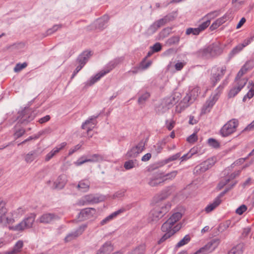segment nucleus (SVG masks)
<instances>
[{
  "mask_svg": "<svg viewBox=\"0 0 254 254\" xmlns=\"http://www.w3.org/2000/svg\"><path fill=\"white\" fill-rule=\"evenodd\" d=\"M181 152H178L175 154H174L168 158L165 159L164 160L163 162L164 164H168L170 162L174 161L178 159H179L181 157Z\"/></svg>",
  "mask_w": 254,
  "mask_h": 254,
  "instance_id": "nucleus-39",
  "label": "nucleus"
},
{
  "mask_svg": "<svg viewBox=\"0 0 254 254\" xmlns=\"http://www.w3.org/2000/svg\"><path fill=\"white\" fill-rule=\"evenodd\" d=\"M137 163L136 159L129 160L125 162L124 167L126 170H129L135 167Z\"/></svg>",
  "mask_w": 254,
  "mask_h": 254,
  "instance_id": "nucleus-36",
  "label": "nucleus"
},
{
  "mask_svg": "<svg viewBox=\"0 0 254 254\" xmlns=\"http://www.w3.org/2000/svg\"><path fill=\"white\" fill-rule=\"evenodd\" d=\"M190 241V237L189 235H186L178 244L176 248H180L187 244Z\"/></svg>",
  "mask_w": 254,
  "mask_h": 254,
  "instance_id": "nucleus-43",
  "label": "nucleus"
},
{
  "mask_svg": "<svg viewBox=\"0 0 254 254\" xmlns=\"http://www.w3.org/2000/svg\"><path fill=\"white\" fill-rule=\"evenodd\" d=\"M200 31L197 28H189L187 29L186 34L187 35L192 34L194 35H198L200 33Z\"/></svg>",
  "mask_w": 254,
  "mask_h": 254,
  "instance_id": "nucleus-49",
  "label": "nucleus"
},
{
  "mask_svg": "<svg viewBox=\"0 0 254 254\" xmlns=\"http://www.w3.org/2000/svg\"><path fill=\"white\" fill-rule=\"evenodd\" d=\"M226 71V67H221L215 66L212 68L210 80L212 87H214L218 82L223 77Z\"/></svg>",
  "mask_w": 254,
  "mask_h": 254,
  "instance_id": "nucleus-4",
  "label": "nucleus"
},
{
  "mask_svg": "<svg viewBox=\"0 0 254 254\" xmlns=\"http://www.w3.org/2000/svg\"><path fill=\"white\" fill-rule=\"evenodd\" d=\"M7 212L5 208V203L2 199H0V223H9V220L6 216Z\"/></svg>",
  "mask_w": 254,
  "mask_h": 254,
  "instance_id": "nucleus-16",
  "label": "nucleus"
},
{
  "mask_svg": "<svg viewBox=\"0 0 254 254\" xmlns=\"http://www.w3.org/2000/svg\"><path fill=\"white\" fill-rule=\"evenodd\" d=\"M84 196V199L86 200L88 204L97 203L103 201L104 199V197L103 196H96L92 194L85 195Z\"/></svg>",
  "mask_w": 254,
  "mask_h": 254,
  "instance_id": "nucleus-24",
  "label": "nucleus"
},
{
  "mask_svg": "<svg viewBox=\"0 0 254 254\" xmlns=\"http://www.w3.org/2000/svg\"><path fill=\"white\" fill-rule=\"evenodd\" d=\"M66 183V179L65 175L60 176L55 182L56 188L59 189H62Z\"/></svg>",
  "mask_w": 254,
  "mask_h": 254,
  "instance_id": "nucleus-31",
  "label": "nucleus"
},
{
  "mask_svg": "<svg viewBox=\"0 0 254 254\" xmlns=\"http://www.w3.org/2000/svg\"><path fill=\"white\" fill-rule=\"evenodd\" d=\"M172 32V28L170 27H166L161 30L159 33V40L163 39L168 37Z\"/></svg>",
  "mask_w": 254,
  "mask_h": 254,
  "instance_id": "nucleus-34",
  "label": "nucleus"
},
{
  "mask_svg": "<svg viewBox=\"0 0 254 254\" xmlns=\"http://www.w3.org/2000/svg\"><path fill=\"white\" fill-rule=\"evenodd\" d=\"M125 192H126V190H120L119 191H117V192H116L114 193V194L113 195V197L114 198L122 197L124 196Z\"/></svg>",
  "mask_w": 254,
  "mask_h": 254,
  "instance_id": "nucleus-63",
  "label": "nucleus"
},
{
  "mask_svg": "<svg viewBox=\"0 0 254 254\" xmlns=\"http://www.w3.org/2000/svg\"><path fill=\"white\" fill-rule=\"evenodd\" d=\"M90 186V183L88 180H82L80 181L77 185V189L82 192H87Z\"/></svg>",
  "mask_w": 254,
  "mask_h": 254,
  "instance_id": "nucleus-28",
  "label": "nucleus"
},
{
  "mask_svg": "<svg viewBox=\"0 0 254 254\" xmlns=\"http://www.w3.org/2000/svg\"><path fill=\"white\" fill-rule=\"evenodd\" d=\"M88 158H85V157L83 156L82 157H81L80 158H79L75 162V164L78 166H80L81 165H82L83 164L85 163H86V162H88Z\"/></svg>",
  "mask_w": 254,
  "mask_h": 254,
  "instance_id": "nucleus-57",
  "label": "nucleus"
},
{
  "mask_svg": "<svg viewBox=\"0 0 254 254\" xmlns=\"http://www.w3.org/2000/svg\"><path fill=\"white\" fill-rule=\"evenodd\" d=\"M36 216V214L34 213L30 214L21 222L13 226V230L20 231L26 229L31 228L35 221Z\"/></svg>",
  "mask_w": 254,
  "mask_h": 254,
  "instance_id": "nucleus-5",
  "label": "nucleus"
},
{
  "mask_svg": "<svg viewBox=\"0 0 254 254\" xmlns=\"http://www.w3.org/2000/svg\"><path fill=\"white\" fill-rule=\"evenodd\" d=\"M145 141L141 140L137 145L131 148L126 154V158H135L145 149Z\"/></svg>",
  "mask_w": 254,
  "mask_h": 254,
  "instance_id": "nucleus-6",
  "label": "nucleus"
},
{
  "mask_svg": "<svg viewBox=\"0 0 254 254\" xmlns=\"http://www.w3.org/2000/svg\"><path fill=\"white\" fill-rule=\"evenodd\" d=\"M163 100H162L161 104L156 108V111L159 114H163L170 109Z\"/></svg>",
  "mask_w": 254,
  "mask_h": 254,
  "instance_id": "nucleus-32",
  "label": "nucleus"
},
{
  "mask_svg": "<svg viewBox=\"0 0 254 254\" xmlns=\"http://www.w3.org/2000/svg\"><path fill=\"white\" fill-rule=\"evenodd\" d=\"M114 250L111 242H106L97 251L96 254H110Z\"/></svg>",
  "mask_w": 254,
  "mask_h": 254,
  "instance_id": "nucleus-21",
  "label": "nucleus"
},
{
  "mask_svg": "<svg viewBox=\"0 0 254 254\" xmlns=\"http://www.w3.org/2000/svg\"><path fill=\"white\" fill-rule=\"evenodd\" d=\"M180 99V95L178 94V95L174 94L170 97L165 98L163 100L166 103L165 104H167L168 106L171 108L177 103H178Z\"/></svg>",
  "mask_w": 254,
  "mask_h": 254,
  "instance_id": "nucleus-22",
  "label": "nucleus"
},
{
  "mask_svg": "<svg viewBox=\"0 0 254 254\" xmlns=\"http://www.w3.org/2000/svg\"><path fill=\"white\" fill-rule=\"evenodd\" d=\"M153 52H158L162 49V46L160 43H156L153 46L151 47Z\"/></svg>",
  "mask_w": 254,
  "mask_h": 254,
  "instance_id": "nucleus-60",
  "label": "nucleus"
},
{
  "mask_svg": "<svg viewBox=\"0 0 254 254\" xmlns=\"http://www.w3.org/2000/svg\"><path fill=\"white\" fill-rule=\"evenodd\" d=\"M124 60V57H118L110 61L106 65L105 69L101 71L95 76L92 77L90 79L87 81L86 85L91 86L98 81L102 77L114 68L118 64L123 63Z\"/></svg>",
  "mask_w": 254,
  "mask_h": 254,
  "instance_id": "nucleus-2",
  "label": "nucleus"
},
{
  "mask_svg": "<svg viewBox=\"0 0 254 254\" xmlns=\"http://www.w3.org/2000/svg\"><path fill=\"white\" fill-rule=\"evenodd\" d=\"M66 142H64L58 145L53 149V150L48 153L45 157V161H48L52 159L57 153L63 149L66 145Z\"/></svg>",
  "mask_w": 254,
  "mask_h": 254,
  "instance_id": "nucleus-20",
  "label": "nucleus"
},
{
  "mask_svg": "<svg viewBox=\"0 0 254 254\" xmlns=\"http://www.w3.org/2000/svg\"><path fill=\"white\" fill-rule=\"evenodd\" d=\"M224 22V20L221 17L216 20L211 25L210 29L211 30H214L217 29L219 26L223 24Z\"/></svg>",
  "mask_w": 254,
  "mask_h": 254,
  "instance_id": "nucleus-45",
  "label": "nucleus"
},
{
  "mask_svg": "<svg viewBox=\"0 0 254 254\" xmlns=\"http://www.w3.org/2000/svg\"><path fill=\"white\" fill-rule=\"evenodd\" d=\"M180 40V37L179 36H174L167 40L166 44L169 46L178 44Z\"/></svg>",
  "mask_w": 254,
  "mask_h": 254,
  "instance_id": "nucleus-37",
  "label": "nucleus"
},
{
  "mask_svg": "<svg viewBox=\"0 0 254 254\" xmlns=\"http://www.w3.org/2000/svg\"><path fill=\"white\" fill-rule=\"evenodd\" d=\"M181 228V225L180 224H177L175 226L173 227L172 229H169L167 231H163L165 233V234L162 236V237L158 241L157 244L158 245H161L164 242H165L167 239L170 238L173 235H174L177 232H178Z\"/></svg>",
  "mask_w": 254,
  "mask_h": 254,
  "instance_id": "nucleus-12",
  "label": "nucleus"
},
{
  "mask_svg": "<svg viewBox=\"0 0 254 254\" xmlns=\"http://www.w3.org/2000/svg\"><path fill=\"white\" fill-rule=\"evenodd\" d=\"M23 247V242L21 240H19L14 245L12 249L5 252V254H16L21 252V249Z\"/></svg>",
  "mask_w": 254,
  "mask_h": 254,
  "instance_id": "nucleus-29",
  "label": "nucleus"
},
{
  "mask_svg": "<svg viewBox=\"0 0 254 254\" xmlns=\"http://www.w3.org/2000/svg\"><path fill=\"white\" fill-rule=\"evenodd\" d=\"M220 240L219 239H213L204 247L197 251L194 254H208L213 252L218 246Z\"/></svg>",
  "mask_w": 254,
  "mask_h": 254,
  "instance_id": "nucleus-8",
  "label": "nucleus"
},
{
  "mask_svg": "<svg viewBox=\"0 0 254 254\" xmlns=\"http://www.w3.org/2000/svg\"><path fill=\"white\" fill-rule=\"evenodd\" d=\"M182 217L181 212L174 213L170 217L164 222L161 226L162 231H167L169 229H172L175 226L174 224L177 222Z\"/></svg>",
  "mask_w": 254,
  "mask_h": 254,
  "instance_id": "nucleus-7",
  "label": "nucleus"
},
{
  "mask_svg": "<svg viewBox=\"0 0 254 254\" xmlns=\"http://www.w3.org/2000/svg\"><path fill=\"white\" fill-rule=\"evenodd\" d=\"M238 125L239 121L237 119L230 120L222 127L219 133L223 137H227L236 131Z\"/></svg>",
  "mask_w": 254,
  "mask_h": 254,
  "instance_id": "nucleus-3",
  "label": "nucleus"
},
{
  "mask_svg": "<svg viewBox=\"0 0 254 254\" xmlns=\"http://www.w3.org/2000/svg\"><path fill=\"white\" fill-rule=\"evenodd\" d=\"M221 18L224 20V22H225L228 20L232 19L233 18L232 12H227L226 13H225V14H224L222 17H221Z\"/></svg>",
  "mask_w": 254,
  "mask_h": 254,
  "instance_id": "nucleus-62",
  "label": "nucleus"
},
{
  "mask_svg": "<svg viewBox=\"0 0 254 254\" xmlns=\"http://www.w3.org/2000/svg\"><path fill=\"white\" fill-rule=\"evenodd\" d=\"M158 29L156 25L153 23L147 29L145 33L147 35H151L155 33Z\"/></svg>",
  "mask_w": 254,
  "mask_h": 254,
  "instance_id": "nucleus-46",
  "label": "nucleus"
},
{
  "mask_svg": "<svg viewBox=\"0 0 254 254\" xmlns=\"http://www.w3.org/2000/svg\"><path fill=\"white\" fill-rule=\"evenodd\" d=\"M173 19V16L171 15H166L162 18H161L154 22L157 28L159 29L161 26H163L167 22L172 20Z\"/></svg>",
  "mask_w": 254,
  "mask_h": 254,
  "instance_id": "nucleus-30",
  "label": "nucleus"
},
{
  "mask_svg": "<svg viewBox=\"0 0 254 254\" xmlns=\"http://www.w3.org/2000/svg\"><path fill=\"white\" fill-rule=\"evenodd\" d=\"M178 173V171L176 170L172 171L166 174L163 173V179H164V182L167 180H172L176 177Z\"/></svg>",
  "mask_w": 254,
  "mask_h": 254,
  "instance_id": "nucleus-42",
  "label": "nucleus"
},
{
  "mask_svg": "<svg viewBox=\"0 0 254 254\" xmlns=\"http://www.w3.org/2000/svg\"><path fill=\"white\" fill-rule=\"evenodd\" d=\"M197 140V136L196 135V133H193L192 134H191L187 138V141L190 143H194V142L196 141Z\"/></svg>",
  "mask_w": 254,
  "mask_h": 254,
  "instance_id": "nucleus-59",
  "label": "nucleus"
},
{
  "mask_svg": "<svg viewBox=\"0 0 254 254\" xmlns=\"http://www.w3.org/2000/svg\"><path fill=\"white\" fill-rule=\"evenodd\" d=\"M86 224L80 225L75 231L69 233L64 238L66 242H70L80 236L87 228Z\"/></svg>",
  "mask_w": 254,
  "mask_h": 254,
  "instance_id": "nucleus-13",
  "label": "nucleus"
},
{
  "mask_svg": "<svg viewBox=\"0 0 254 254\" xmlns=\"http://www.w3.org/2000/svg\"><path fill=\"white\" fill-rule=\"evenodd\" d=\"M236 82H237V87L240 88V89L241 90V89L245 86L247 82V80L243 78L241 79L240 78L238 80H235Z\"/></svg>",
  "mask_w": 254,
  "mask_h": 254,
  "instance_id": "nucleus-54",
  "label": "nucleus"
},
{
  "mask_svg": "<svg viewBox=\"0 0 254 254\" xmlns=\"http://www.w3.org/2000/svg\"><path fill=\"white\" fill-rule=\"evenodd\" d=\"M208 143L210 146L215 148H219L220 146V143L216 139L210 138L208 139Z\"/></svg>",
  "mask_w": 254,
  "mask_h": 254,
  "instance_id": "nucleus-52",
  "label": "nucleus"
},
{
  "mask_svg": "<svg viewBox=\"0 0 254 254\" xmlns=\"http://www.w3.org/2000/svg\"><path fill=\"white\" fill-rule=\"evenodd\" d=\"M210 20L207 19L206 21L202 22L201 24L199 25L198 28L200 32L205 30L210 25Z\"/></svg>",
  "mask_w": 254,
  "mask_h": 254,
  "instance_id": "nucleus-53",
  "label": "nucleus"
},
{
  "mask_svg": "<svg viewBox=\"0 0 254 254\" xmlns=\"http://www.w3.org/2000/svg\"><path fill=\"white\" fill-rule=\"evenodd\" d=\"M52 132V129L50 127H47L43 130H42L38 132L36 134H35V138H39L41 135L49 134Z\"/></svg>",
  "mask_w": 254,
  "mask_h": 254,
  "instance_id": "nucleus-48",
  "label": "nucleus"
},
{
  "mask_svg": "<svg viewBox=\"0 0 254 254\" xmlns=\"http://www.w3.org/2000/svg\"><path fill=\"white\" fill-rule=\"evenodd\" d=\"M197 53L198 57L203 59H207L213 58L209 46L200 49L197 51Z\"/></svg>",
  "mask_w": 254,
  "mask_h": 254,
  "instance_id": "nucleus-26",
  "label": "nucleus"
},
{
  "mask_svg": "<svg viewBox=\"0 0 254 254\" xmlns=\"http://www.w3.org/2000/svg\"><path fill=\"white\" fill-rule=\"evenodd\" d=\"M88 162H97L103 160V157L101 155L94 154L90 156L89 158L87 159Z\"/></svg>",
  "mask_w": 254,
  "mask_h": 254,
  "instance_id": "nucleus-38",
  "label": "nucleus"
},
{
  "mask_svg": "<svg viewBox=\"0 0 254 254\" xmlns=\"http://www.w3.org/2000/svg\"><path fill=\"white\" fill-rule=\"evenodd\" d=\"M109 20L108 15H104L101 18L98 19L96 21V27L97 29L102 30L106 27V24Z\"/></svg>",
  "mask_w": 254,
  "mask_h": 254,
  "instance_id": "nucleus-25",
  "label": "nucleus"
},
{
  "mask_svg": "<svg viewBox=\"0 0 254 254\" xmlns=\"http://www.w3.org/2000/svg\"><path fill=\"white\" fill-rule=\"evenodd\" d=\"M39 155L38 150H34L26 154L24 157V160L27 163H31L36 159Z\"/></svg>",
  "mask_w": 254,
  "mask_h": 254,
  "instance_id": "nucleus-27",
  "label": "nucleus"
},
{
  "mask_svg": "<svg viewBox=\"0 0 254 254\" xmlns=\"http://www.w3.org/2000/svg\"><path fill=\"white\" fill-rule=\"evenodd\" d=\"M254 95V88H252L247 93L246 95H245L243 99V101L245 102L246 101L247 98L251 99Z\"/></svg>",
  "mask_w": 254,
  "mask_h": 254,
  "instance_id": "nucleus-56",
  "label": "nucleus"
},
{
  "mask_svg": "<svg viewBox=\"0 0 254 254\" xmlns=\"http://www.w3.org/2000/svg\"><path fill=\"white\" fill-rule=\"evenodd\" d=\"M99 116V114L97 115H94L91 116L90 118H89L88 120H87L82 125V128L85 129V126L87 125H89V124L91 123L92 125L95 126L96 125L97 122L94 121L96 119H97Z\"/></svg>",
  "mask_w": 254,
  "mask_h": 254,
  "instance_id": "nucleus-35",
  "label": "nucleus"
},
{
  "mask_svg": "<svg viewBox=\"0 0 254 254\" xmlns=\"http://www.w3.org/2000/svg\"><path fill=\"white\" fill-rule=\"evenodd\" d=\"M164 182L163 172H157L151 175L149 179L148 184L150 186L155 187L163 184Z\"/></svg>",
  "mask_w": 254,
  "mask_h": 254,
  "instance_id": "nucleus-10",
  "label": "nucleus"
},
{
  "mask_svg": "<svg viewBox=\"0 0 254 254\" xmlns=\"http://www.w3.org/2000/svg\"><path fill=\"white\" fill-rule=\"evenodd\" d=\"M96 213V209L93 208H86L81 210L78 215V218L83 220L89 218Z\"/></svg>",
  "mask_w": 254,
  "mask_h": 254,
  "instance_id": "nucleus-17",
  "label": "nucleus"
},
{
  "mask_svg": "<svg viewBox=\"0 0 254 254\" xmlns=\"http://www.w3.org/2000/svg\"><path fill=\"white\" fill-rule=\"evenodd\" d=\"M150 94L148 92H145L140 96L138 99V103L140 105L143 104L149 98Z\"/></svg>",
  "mask_w": 254,
  "mask_h": 254,
  "instance_id": "nucleus-47",
  "label": "nucleus"
},
{
  "mask_svg": "<svg viewBox=\"0 0 254 254\" xmlns=\"http://www.w3.org/2000/svg\"><path fill=\"white\" fill-rule=\"evenodd\" d=\"M220 203L218 200L214 199L213 203L208 205L205 208V210L206 212L209 213L214 210L217 206H218Z\"/></svg>",
  "mask_w": 254,
  "mask_h": 254,
  "instance_id": "nucleus-44",
  "label": "nucleus"
},
{
  "mask_svg": "<svg viewBox=\"0 0 254 254\" xmlns=\"http://www.w3.org/2000/svg\"><path fill=\"white\" fill-rule=\"evenodd\" d=\"M27 65V64L26 63H23V64H17L14 68V71L15 72H19L22 69L26 67Z\"/></svg>",
  "mask_w": 254,
  "mask_h": 254,
  "instance_id": "nucleus-55",
  "label": "nucleus"
},
{
  "mask_svg": "<svg viewBox=\"0 0 254 254\" xmlns=\"http://www.w3.org/2000/svg\"><path fill=\"white\" fill-rule=\"evenodd\" d=\"M60 27H61V25H54L52 28H50L47 31V35L52 34L54 32L57 31V30Z\"/></svg>",
  "mask_w": 254,
  "mask_h": 254,
  "instance_id": "nucleus-61",
  "label": "nucleus"
},
{
  "mask_svg": "<svg viewBox=\"0 0 254 254\" xmlns=\"http://www.w3.org/2000/svg\"><path fill=\"white\" fill-rule=\"evenodd\" d=\"M237 183V182H235L232 185H231V187L226 188L224 191L221 192L216 198V200H218L219 203H221L222 200L221 198L228 191H229Z\"/></svg>",
  "mask_w": 254,
  "mask_h": 254,
  "instance_id": "nucleus-41",
  "label": "nucleus"
},
{
  "mask_svg": "<svg viewBox=\"0 0 254 254\" xmlns=\"http://www.w3.org/2000/svg\"><path fill=\"white\" fill-rule=\"evenodd\" d=\"M212 57L221 55L223 52V48L219 41H216L209 45Z\"/></svg>",
  "mask_w": 254,
  "mask_h": 254,
  "instance_id": "nucleus-14",
  "label": "nucleus"
},
{
  "mask_svg": "<svg viewBox=\"0 0 254 254\" xmlns=\"http://www.w3.org/2000/svg\"><path fill=\"white\" fill-rule=\"evenodd\" d=\"M150 211L148 220L150 222L156 223L162 218L170 210L171 204L168 203H159Z\"/></svg>",
  "mask_w": 254,
  "mask_h": 254,
  "instance_id": "nucleus-1",
  "label": "nucleus"
},
{
  "mask_svg": "<svg viewBox=\"0 0 254 254\" xmlns=\"http://www.w3.org/2000/svg\"><path fill=\"white\" fill-rule=\"evenodd\" d=\"M240 91L241 90L237 86L234 87L230 90L228 97L230 98L235 97Z\"/></svg>",
  "mask_w": 254,
  "mask_h": 254,
  "instance_id": "nucleus-51",
  "label": "nucleus"
},
{
  "mask_svg": "<svg viewBox=\"0 0 254 254\" xmlns=\"http://www.w3.org/2000/svg\"><path fill=\"white\" fill-rule=\"evenodd\" d=\"M59 219V217L57 215L52 213H47L41 216L38 220L41 223L48 224Z\"/></svg>",
  "mask_w": 254,
  "mask_h": 254,
  "instance_id": "nucleus-15",
  "label": "nucleus"
},
{
  "mask_svg": "<svg viewBox=\"0 0 254 254\" xmlns=\"http://www.w3.org/2000/svg\"><path fill=\"white\" fill-rule=\"evenodd\" d=\"M254 39V35L244 40L242 44H239L235 47L230 53L229 56L232 58L235 55L240 52L245 47L249 45Z\"/></svg>",
  "mask_w": 254,
  "mask_h": 254,
  "instance_id": "nucleus-11",
  "label": "nucleus"
},
{
  "mask_svg": "<svg viewBox=\"0 0 254 254\" xmlns=\"http://www.w3.org/2000/svg\"><path fill=\"white\" fill-rule=\"evenodd\" d=\"M34 114L29 109L22 111L18 117V123L26 125L34 120Z\"/></svg>",
  "mask_w": 254,
  "mask_h": 254,
  "instance_id": "nucleus-9",
  "label": "nucleus"
},
{
  "mask_svg": "<svg viewBox=\"0 0 254 254\" xmlns=\"http://www.w3.org/2000/svg\"><path fill=\"white\" fill-rule=\"evenodd\" d=\"M145 251V246L141 245L136 247L132 251L129 252L127 254H144Z\"/></svg>",
  "mask_w": 254,
  "mask_h": 254,
  "instance_id": "nucleus-33",
  "label": "nucleus"
},
{
  "mask_svg": "<svg viewBox=\"0 0 254 254\" xmlns=\"http://www.w3.org/2000/svg\"><path fill=\"white\" fill-rule=\"evenodd\" d=\"M214 164V163L213 160L212 159H208L195 167L196 169V172H198L199 171L200 173L204 172L212 167Z\"/></svg>",
  "mask_w": 254,
  "mask_h": 254,
  "instance_id": "nucleus-18",
  "label": "nucleus"
},
{
  "mask_svg": "<svg viewBox=\"0 0 254 254\" xmlns=\"http://www.w3.org/2000/svg\"><path fill=\"white\" fill-rule=\"evenodd\" d=\"M237 183V182H235L232 185H231V187L226 188L224 191L221 192L216 198V200H218L219 203H221L222 200L221 198L228 191H229Z\"/></svg>",
  "mask_w": 254,
  "mask_h": 254,
  "instance_id": "nucleus-40",
  "label": "nucleus"
},
{
  "mask_svg": "<svg viewBox=\"0 0 254 254\" xmlns=\"http://www.w3.org/2000/svg\"><path fill=\"white\" fill-rule=\"evenodd\" d=\"M219 94L218 93H216L212 97V98L207 100L205 105L203 106L202 108V112L206 113V112H209L210 109L214 105L215 102L218 98Z\"/></svg>",
  "mask_w": 254,
  "mask_h": 254,
  "instance_id": "nucleus-19",
  "label": "nucleus"
},
{
  "mask_svg": "<svg viewBox=\"0 0 254 254\" xmlns=\"http://www.w3.org/2000/svg\"><path fill=\"white\" fill-rule=\"evenodd\" d=\"M82 146V144H77L76 145L74 146L73 147L70 149L68 152V155H71L72 154H73L74 152H75L76 151L79 150L81 147Z\"/></svg>",
  "mask_w": 254,
  "mask_h": 254,
  "instance_id": "nucleus-64",
  "label": "nucleus"
},
{
  "mask_svg": "<svg viewBox=\"0 0 254 254\" xmlns=\"http://www.w3.org/2000/svg\"><path fill=\"white\" fill-rule=\"evenodd\" d=\"M91 56V51H84L78 56L77 59V62H78L79 64L84 66Z\"/></svg>",
  "mask_w": 254,
  "mask_h": 254,
  "instance_id": "nucleus-23",
  "label": "nucleus"
},
{
  "mask_svg": "<svg viewBox=\"0 0 254 254\" xmlns=\"http://www.w3.org/2000/svg\"><path fill=\"white\" fill-rule=\"evenodd\" d=\"M247 209V207L246 205L243 204L239 207L236 210V213L239 215H242Z\"/></svg>",
  "mask_w": 254,
  "mask_h": 254,
  "instance_id": "nucleus-58",
  "label": "nucleus"
},
{
  "mask_svg": "<svg viewBox=\"0 0 254 254\" xmlns=\"http://www.w3.org/2000/svg\"><path fill=\"white\" fill-rule=\"evenodd\" d=\"M26 131L23 127H20L19 128L16 129L14 132V136L15 137V138H18L21 137L25 133Z\"/></svg>",
  "mask_w": 254,
  "mask_h": 254,
  "instance_id": "nucleus-50",
  "label": "nucleus"
}]
</instances>
